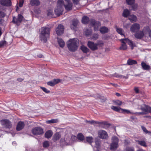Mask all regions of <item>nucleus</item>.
<instances>
[{"instance_id": "obj_28", "label": "nucleus", "mask_w": 151, "mask_h": 151, "mask_svg": "<svg viewBox=\"0 0 151 151\" xmlns=\"http://www.w3.org/2000/svg\"><path fill=\"white\" fill-rule=\"evenodd\" d=\"M52 134L53 132L51 130L47 131L45 134V137L47 138H49L52 137Z\"/></svg>"}, {"instance_id": "obj_40", "label": "nucleus", "mask_w": 151, "mask_h": 151, "mask_svg": "<svg viewBox=\"0 0 151 151\" xmlns=\"http://www.w3.org/2000/svg\"><path fill=\"white\" fill-rule=\"evenodd\" d=\"M116 31L119 34H120L121 35H124L123 33L124 31L122 29L119 28H116Z\"/></svg>"}, {"instance_id": "obj_57", "label": "nucleus", "mask_w": 151, "mask_h": 151, "mask_svg": "<svg viewBox=\"0 0 151 151\" xmlns=\"http://www.w3.org/2000/svg\"><path fill=\"white\" fill-rule=\"evenodd\" d=\"M74 4L77 5L79 3L80 0H72Z\"/></svg>"}, {"instance_id": "obj_16", "label": "nucleus", "mask_w": 151, "mask_h": 151, "mask_svg": "<svg viewBox=\"0 0 151 151\" xmlns=\"http://www.w3.org/2000/svg\"><path fill=\"white\" fill-rule=\"evenodd\" d=\"M60 79H54L47 83V84L51 86H54L55 85L60 82Z\"/></svg>"}, {"instance_id": "obj_17", "label": "nucleus", "mask_w": 151, "mask_h": 151, "mask_svg": "<svg viewBox=\"0 0 151 151\" xmlns=\"http://www.w3.org/2000/svg\"><path fill=\"white\" fill-rule=\"evenodd\" d=\"M100 142L99 139H96L95 141V146L93 148L94 150H96L97 151H99L100 147Z\"/></svg>"}, {"instance_id": "obj_53", "label": "nucleus", "mask_w": 151, "mask_h": 151, "mask_svg": "<svg viewBox=\"0 0 151 151\" xmlns=\"http://www.w3.org/2000/svg\"><path fill=\"white\" fill-rule=\"evenodd\" d=\"M115 103L116 105L120 106L122 104V102L119 100H116L115 101Z\"/></svg>"}, {"instance_id": "obj_59", "label": "nucleus", "mask_w": 151, "mask_h": 151, "mask_svg": "<svg viewBox=\"0 0 151 151\" xmlns=\"http://www.w3.org/2000/svg\"><path fill=\"white\" fill-rule=\"evenodd\" d=\"M134 90L136 93H139V89L138 87H135Z\"/></svg>"}, {"instance_id": "obj_3", "label": "nucleus", "mask_w": 151, "mask_h": 151, "mask_svg": "<svg viewBox=\"0 0 151 151\" xmlns=\"http://www.w3.org/2000/svg\"><path fill=\"white\" fill-rule=\"evenodd\" d=\"M120 40L122 44L119 48L120 50H124L127 49V47L126 43H127L131 47L132 49H133L134 47L135 46V45L133 43V42L128 39H121Z\"/></svg>"}, {"instance_id": "obj_43", "label": "nucleus", "mask_w": 151, "mask_h": 151, "mask_svg": "<svg viewBox=\"0 0 151 151\" xmlns=\"http://www.w3.org/2000/svg\"><path fill=\"white\" fill-rule=\"evenodd\" d=\"M122 112L123 113H125V112L127 114H135V113L133 112L130 111L128 110L124 109H122Z\"/></svg>"}, {"instance_id": "obj_52", "label": "nucleus", "mask_w": 151, "mask_h": 151, "mask_svg": "<svg viewBox=\"0 0 151 151\" xmlns=\"http://www.w3.org/2000/svg\"><path fill=\"white\" fill-rule=\"evenodd\" d=\"M40 88L44 92H45L46 93H49L50 92L49 90H47L46 88L45 87H40Z\"/></svg>"}, {"instance_id": "obj_34", "label": "nucleus", "mask_w": 151, "mask_h": 151, "mask_svg": "<svg viewBox=\"0 0 151 151\" xmlns=\"http://www.w3.org/2000/svg\"><path fill=\"white\" fill-rule=\"evenodd\" d=\"M81 49L82 52L85 53H87L89 51V50L86 47L82 45L81 47Z\"/></svg>"}, {"instance_id": "obj_42", "label": "nucleus", "mask_w": 151, "mask_h": 151, "mask_svg": "<svg viewBox=\"0 0 151 151\" xmlns=\"http://www.w3.org/2000/svg\"><path fill=\"white\" fill-rule=\"evenodd\" d=\"M86 141L89 143H91L93 141V139L91 137H88L86 138Z\"/></svg>"}, {"instance_id": "obj_32", "label": "nucleus", "mask_w": 151, "mask_h": 151, "mask_svg": "<svg viewBox=\"0 0 151 151\" xmlns=\"http://www.w3.org/2000/svg\"><path fill=\"white\" fill-rule=\"evenodd\" d=\"M130 11L127 9L124 10L122 13V16L124 17H127L130 14Z\"/></svg>"}, {"instance_id": "obj_29", "label": "nucleus", "mask_w": 151, "mask_h": 151, "mask_svg": "<svg viewBox=\"0 0 151 151\" xmlns=\"http://www.w3.org/2000/svg\"><path fill=\"white\" fill-rule=\"evenodd\" d=\"M137 64V61L135 60H133L132 59H129L127 62V64L129 65H132Z\"/></svg>"}, {"instance_id": "obj_58", "label": "nucleus", "mask_w": 151, "mask_h": 151, "mask_svg": "<svg viewBox=\"0 0 151 151\" xmlns=\"http://www.w3.org/2000/svg\"><path fill=\"white\" fill-rule=\"evenodd\" d=\"M24 1V0H22V1H20L19 4V6L20 7H22V6Z\"/></svg>"}, {"instance_id": "obj_30", "label": "nucleus", "mask_w": 151, "mask_h": 151, "mask_svg": "<svg viewBox=\"0 0 151 151\" xmlns=\"http://www.w3.org/2000/svg\"><path fill=\"white\" fill-rule=\"evenodd\" d=\"M89 21V18L87 17L84 16L82 17V22L83 24H86L88 23Z\"/></svg>"}, {"instance_id": "obj_45", "label": "nucleus", "mask_w": 151, "mask_h": 151, "mask_svg": "<svg viewBox=\"0 0 151 151\" xmlns=\"http://www.w3.org/2000/svg\"><path fill=\"white\" fill-rule=\"evenodd\" d=\"M127 4L129 5L134 4L135 2V0H126Z\"/></svg>"}, {"instance_id": "obj_10", "label": "nucleus", "mask_w": 151, "mask_h": 151, "mask_svg": "<svg viewBox=\"0 0 151 151\" xmlns=\"http://www.w3.org/2000/svg\"><path fill=\"white\" fill-rule=\"evenodd\" d=\"M90 25L94 26V30L96 31L98 29V27L101 25L100 23L98 21H96L94 19H92L90 21Z\"/></svg>"}, {"instance_id": "obj_8", "label": "nucleus", "mask_w": 151, "mask_h": 151, "mask_svg": "<svg viewBox=\"0 0 151 151\" xmlns=\"http://www.w3.org/2000/svg\"><path fill=\"white\" fill-rule=\"evenodd\" d=\"M98 135L99 137L102 139H106L108 137L107 132L103 130H100L99 131Z\"/></svg>"}, {"instance_id": "obj_24", "label": "nucleus", "mask_w": 151, "mask_h": 151, "mask_svg": "<svg viewBox=\"0 0 151 151\" xmlns=\"http://www.w3.org/2000/svg\"><path fill=\"white\" fill-rule=\"evenodd\" d=\"M65 9L67 11H70L72 10L73 7V4L71 3H68V4L65 5L64 4Z\"/></svg>"}, {"instance_id": "obj_47", "label": "nucleus", "mask_w": 151, "mask_h": 151, "mask_svg": "<svg viewBox=\"0 0 151 151\" xmlns=\"http://www.w3.org/2000/svg\"><path fill=\"white\" fill-rule=\"evenodd\" d=\"M141 128H142V130H143V132L145 134H147V133H151V132H149V131H148L147 130L146 128L145 127H144L143 126H141Z\"/></svg>"}, {"instance_id": "obj_48", "label": "nucleus", "mask_w": 151, "mask_h": 151, "mask_svg": "<svg viewBox=\"0 0 151 151\" xmlns=\"http://www.w3.org/2000/svg\"><path fill=\"white\" fill-rule=\"evenodd\" d=\"M124 151H134V149L132 147H127L124 150Z\"/></svg>"}, {"instance_id": "obj_44", "label": "nucleus", "mask_w": 151, "mask_h": 151, "mask_svg": "<svg viewBox=\"0 0 151 151\" xmlns=\"http://www.w3.org/2000/svg\"><path fill=\"white\" fill-rule=\"evenodd\" d=\"M54 14L53 10H49L47 11V15L50 17H52L53 15Z\"/></svg>"}, {"instance_id": "obj_56", "label": "nucleus", "mask_w": 151, "mask_h": 151, "mask_svg": "<svg viewBox=\"0 0 151 151\" xmlns=\"http://www.w3.org/2000/svg\"><path fill=\"white\" fill-rule=\"evenodd\" d=\"M5 16L4 13L1 11H0V17H4Z\"/></svg>"}, {"instance_id": "obj_18", "label": "nucleus", "mask_w": 151, "mask_h": 151, "mask_svg": "<svg viewBox=\"0 0 151 151\" xmlns=\"http://www.w3.org/2000/svg\"><path fill=\"white\" fill-rule=\"evenodd\" d=\"M24 127V124L22 122H19L17 124L16 129L17 131H20L23 129Z\"/></svg>"}, {"instance_id": "obj_12", "label": "nucleus", "mask_w": 151, "mask_h": 151, "mask_svg": "<svg viewBox=\"0 0 151 151\" xmlns=\"http://www.w3.org/2000/svg\"><path fill=\"white\" fill-rule=\"evenodd\" d=\"M140 26L139 24L135 23L133 24L131 27L130 30L133 32H136L139 29Z\"/></svg>"}, {"instance_id": "obj_63", "label": "nucleus", "mask_w": 151, "mask_h": 151, "mask_svg": "<svg viewBox=\"0 0 151 151\" xmlns=\"http://www.w3.org/2000/svg\"><path fill=\"white\" fill-rule=\"evenodd\" d=\"M23 79L21 78H19L17 79V80L21 82L22 81Z\"/></svg>"}, {"instance_id": "obj_33", "label": "nucleus", "mask_w": 151, "mask_h": 151, "mask_svg": "<svg viewBox=\"0 0 151 151\" xmlns=\"http://www.w3.org/2000/svg\"><path fill=\"white\" fill-rule=\"evenodd\" d=\"M129 19L132 22H135L137 21V18L136 16L134 15H131L129 16Z\"/></svg>"}, {"instance_id": "obj_54", "label": "nucleus", "mask_w": 151, "mask_h": 151, "mask_svg": "<svg viewBox=\"0 0 151 151\" xmlns=\"http://www.w3.org/2000/svg\"><path fill=\"white\" fill-rule=\"evenodd\" d=\"M137 7H138L137 4H135L133 5L132 6V8L133 10L135 11L137 9Z\"/></svg>"}, {"instance_id": "obj_19", "label": "nucleus", "mask_w": 151, "mask_h": 151, "mask_svg": "<svg viewBox=\"0 0 151 151\" xmlns=\"http://www.w3.org/2000/svg\"><path fill=\"white\" fill-rule=\"evenodd\" d=\"M144 33L143 30L142 31H140L136 33L135 35V36L137 39H141L144 36Z\"/></svg>"}, {"instance_id": "obj_55", "label": "nucleus", "mask_w": 151, "mask_h": 151, "mask_svg": "<svg viewBox=\"0 0 151 151\" xmlns=\"http://www.w3.org/2000/svg\"><path fill=\"white\" fill-rule=\"evenodd\" d=\"M97 44L98 45V46L99 45L100 46H101L102 45H103V43L101 41L98 40Z\"/></svg>"}, {"instance_id": "obj_41", "label": "nucleus", "mask_w": 151, "mask_h": 151, "mask_svg": "<svg viewBox=\"0 0 151 151\" xmlns=\"http://www.w3.org/2000/svg\"><path fill=\"white\" fill-rule=\"evenodd\" d=\"M138 143L139 144L143 147H146L147 146L146 142L144 141H138Z\"/></svg>"}, {"instance_id": "obj_36", "label": "nucleus", "mask_w": 151, "mask_h": 151, "mask_svg": "<svg viewBox=\"0 0 151 151\" xmlns=\"http://www.w3.org/2000/svg\"><path fill=\"white\" fill-rule=\"evenodd\" d=\"M111 108L112 109L116 111L122 112V109L121 108H118L114 106H112L111 107Z\"/></svg>"}, {"instance_id": "obj_22", "label": "nucleus", "mask_w": 151, "mask_h": 151, "mask_svg": "<svg viewBox=\"0 0 151 151\" xmlns=\"http://www.w3.org/2000/svg\"><path fill=\"white\" fill-rule=\"evenodd\" d=\"M31 5L33 6H37L40 4V1L39 0H30Z\"/></svg>"}, {"instance_id": "obj_27", "label": "nucleus", "mask_w": 151, "mask_h": 151, "mask_svg": "<svg viewBox=\"0 0 151 151\" xmlns=\"http://www.w3.org/2000/svg\"><path fill=\"white\" fill-rule=\"evenodd\" d=\"M78 139L77 137L75 136H72L70 138V140L68 142V145H70L73 144L75 142L77 141Z\"/></svg>"}, {"instance_id": "obj_20", "label": "nucleus", "mask_w": 151, "mask_h": 151, "mask_svg": "<svg viewBox=\"0 0 151 151\" xmlns=\"http://www.w3.org/2000/svg\"><path fill=\"white\" fill-rule=\"evenodd\" d=\"M61 137V134L60 132H57L55 133L52 138L53 140L55 142L57 140H59Z\"/></svg>"}, {"instance_id": "obj_7", "label": "nucleus", "mask_w": 151, "mask_h": 151, "mask_svg": "<svg viewBox=\"0 0 151 151\" xmlns=\"http://www.w3.org/2000/svg\"><path fill=\"white\" fill-rule=\"evenodd\" d=\"M1 124L5 128H10L12 127V124L7 119H4L0 121Z\"/></svg>"}, {"instance_id": "obj_49", "label": "nucleus", "mask_w": 151, "mask_h": 151, "mask_svg": "<svg viewBox=\"0 0 151 151\" xmlns=\"http://www.w3.org/2000/svg\"><path fill=\"white\" fill-rule=\"evenodd\" d=\"M88 122L91 124H100V123L99 122L95 121L94 120H91V121H88Z\"/></svg>"}, {"instance_id": "obj_1", "label": "nucleus", "mask_w": 151, "mask_h": 151, "mask_svg": "<svg viewBox=\"0 0 151 151\" xmlns=\"http://www.w3.org/2000/svg\"><path fill=\"white\" fill-rule=\"evenodd\" d=\"M67 45L69 50L72 52L76 51L79 45V41L76 38L70 39L67 42Z\"/></svg>"}, {"instance_id": "obj_2", "label": "nucleus", "mask_w": 151, "mask_h": 151, "mask_svg": "<svg viewBox=\"0 0 151 151\" xmlns=\"http://www.w3.org/2000/svg\"><path fill=\"white\" fill-rule=\"evenodd\" d=\"M50 29L49 27H43L41 28L40 38L41 40L46 42L47 39L49 38Z\"/></svg>"}, {"instance_id": "obj_26", "label": "nucleus", "mask_w": 151, "mask_h": 151, "mask_svg": "<svg viewBox=\"0 0 151 151\" xmlns=\"http://www.w3.org/2000/svg\"><path fill=\"white\" fill-rule=\"evenodd\" d=\"M109 29L107 27L104 26L101 28L100 29V32L102 34H105L108 32Z\"/></svg>"}, {"instance_id": "obj_13", "label": "nucleus", "mask_w": 151, "mask_h": 151, "mask_svg": "<svg viewBox=\"0 0 151 151\" xmlns=\"http://www.w3.org/2000/svg\"><path fill=\"white\" fill-rule=\"evenodd\" d=\"M23 16L20 14H19L17 19L15 17H13L12 22L15 24H17L20 23L22 20L23 18Z\"/></svg>"}, {"instance_id": "obj_46", "label": "nucleus", "mask_w": 151, "mask_h": 151, "mask_svg": "<svg viewBox=\"0 0 151 151\" xmlns=\"http://www.w3.org/2000/svg\"><path fill=\"white\" fill-rule=\"evenodd\" d=\"M49 145V142L47 141H44L43 143V146L44 148L48 147Z\"/></svg>"}, {"instance_id": "obj_39", "label": "nucleus", "mask_w": 151, "mask_h": 151, "mask_svg": "<svg viewBox=\"0 0 151 151\" xmlns=\"http://www.w3.org/2000/svg\"><path fill=\"white\" fill-rule=\"evenodd\" d=\"M77 138L78 140L82 141L84 139V137L81 133H79L77 135Z\"/></svg>"}, {"instance_id": "obj_51", "label": "nucleus", "mask_w": 151, "mask_h": 151, "mask_svg": "<svg viewBox=\"0 0 151 151\" xmlns=\"http://www.w3.org/2000/svg\"><path fill=\"white\" fill-rule=\"evenodd\" d=\"M6 44V42L5 41H2L0 42V47L4 46Z\"/></svg>"}, {"instance_id": "obj_23", "label": "nucleus", "mask_w": 151, "mask_h": 151, "mask_svg": "<svg viewBox=\"0 0 151 151\" xmlns=\"http://www.w3.org/2000/svg\"><path fill=\"white\" fill-rule=\"evenodd\" d=\"M141 109L145 112H151V108L148 106L145 105V107H142Z\"/></svg>"}, {"instance_id": "obj_50", "label": "nucleus", "mask_w": 151, "mask_h": 151, "mask_svg": "<svg viewBox=\"0 0 151 151\" xmlns=\"http://www.w3.org/2000/svg\"><path fill=\"white\" fill-rule=\"evenodd\" d=\"M99 37V35L96 34H94L92 37V39L93 40H96Z\"/></svg>"}, {"instance_id": "obj_25", "label": "nucleus", "mask_w": 151, "mask_h": 151, "mask_svg": "<svg viewBox=\"0 0 151 151\" xmlns=\"http://www.w3.org/2000/svg\"><path fill=\"white\" fill-rule=\"evenodd\" d=\"M141 65L143 69L144 70H149L150 68V66L146 64L144 62H142L141 63Z\"/></svg>"}, {"instance_id": "obj_61", "label": "nucleus", "mask_w": 151, "mask_h": 151, "mask_svg": "<svg viewBox=\"0 0 151 151\" xmlns=\"http://www.w3.org/2000/svg\"><path fill=\"white\" fill-rule=\"evenodd\" d=\"M135 114H144V113L143 112H139L136 113H135Z\"/></svg>"}, {"instance_id": "obj_31", "label": "nucleus", "mask_w": 151, "mask_h": 151, "mask_svg": "<svg viewBox=\"0 0 151 151\" xmlns=\"http://www.w3.org/2000/svg\"><path fill=\"white\" fill-rule=\"evenodd\" d=\"M58 42L60 46L61 47H63L65 45V43L61 39L58 38Z\"/></svg>"}, {"instance_id": "obj_14", "label": "nucleus", "mask_w": 151, "mask_h": 151, "mask_svg": "<svg viewBox=\"0 0 151 151\" xmlns=\"http://www.w3.org/2000/svg\"><path fill=\"white\" fill-rule=\"evenodd\" d=\"M0 4L3 6H9L12 4L10 0H1Z\"/></svg>"}, {"instance_id": "obj_9", "label": "nucleus", "mask_w": 151, "mask_h": 151, "mask_svg": "<svg viewBox=\"0 0 151 151\" xmlns=\"http://www.w3.org/2000/svg\"><path fill=\"white\" fill-rule=\"evenodd\" d=\"M87 45L88 47L93 51L96 50L98 49V45L93 42L88 41Z\"/></svg>"}, {"instance_id": "obj_64", "label": "nucleus", "mask_w": 151, "mask_h": 151, "mask_svg": "<svg viewBox=\"0 0 151 151\" xmlns=\"http://www.w3.org/2000/svg\"><path fill=\"white\" fill-rule=\"evenodd\" d=\"M12 144L14 146H16L17 145L16 143L15 142H12Z\"/></svg>"}, {"instance_id": "obj_60", "label": "nucleus", "mask_w": 151, "mask_h": 151, "mask_svg": "<svg viewBox=\"0 0 151 151\" xmlns=\"http://www.w3.org/2000/svg\"><path fill=\"white\" fill-rule=\"evenodd\" d=\"M110 85H111L113 86H114V87H116L118 85L116 84L115 83H110Z\"/></svg>"}, {"instance_id": "obj_6", "label": "nucleus", "mask_w": 151, "mask_h": 151, "mask_svg": "<svg viewBox=\"0 0 151 151\" xmlns=\"http://www.w3.org/2000/svg\"><path fill=\"white\" fill-rule=\"evenodd\" d=\"M32 132L35 135H40L44 132L43 129L40 127H36L33 129Z\"/></svg>"}, {"instance_id": "obj_35", "label": "nucleus", "mask_w": 151, "mask_h": 151, "mask_svg": "<svg viewBox=\"0 0 151 151\" xmlns=\"http://www.w3.org/2000/svg\"><path fill=\"white\" fill-rule=\"evenodd\" d=\"M58 122V120L57 119H52L50 120L47 121L46 122L47 123L50 124L51 123H56Z\"/></svg>"}, {"instance_id": "obj_5", "label": "nucleus", "mask_w": 151, "mask_h": 151, "mask_svg": "<svg viewBox=\"0 0 151 151\" xmlns=\"http://www.w3.org/2000/svg\"><path fill=\"white\" fill-rule=\"evenodd\" d=\"M119 139L116 136H114L111 138V143L110 145V149L111 150H114L118 147Z\"/></svg>"}, {"instance_id": "obj_62", "label": "nucleus", "mask_w": 151, "mask_h": 151, "mask_svg": "<svg viewBox=\"0 0 151 151\" xmlns=\"http://www.w3.org/2000/svg\"><path fill=\"white\" fill-rule=\"evenodd\" d=\"M43 55L41 54H40L37 55V57L39 58H42L43 57Z\"/></svg>"}, {"instance_id": "obj_11", "label": "nucleus", "mask_w": 151, "mask_h": 151, "mask_svg": "<svg viewBox=\"0 0 151 151\" xmlns=\"http://www.w3.org/2000/svg\"><path fill=\"white\" fill-rule=\"evenodd\" d=\"M56 33L58 35H60L63 34L64 31V27L61 24H59L56 29Z\"/></svg>"}, {"instance_id": "obj_21", "label": "nucleus", "mask_w": 151, "mask_h": 151, "mask_svg": "<svg viewBox=\"0 0 151 151\" xmlns=\"http://www.w3.org/2000/svg\"><path fill=\"white\" fill-rule=\"evenodd\" d=\"M143 31L145 33V36H146V34L148 33L149 37L151 38V31L148 26L144 27L143 29Z\"/></svg>"}, {"instance_id": "obj_37", "label": "nucleus", "mask_w": 151, "mask_h": 151, "mask_svg": "<svg viewBox=\"0 0 151 151\" xmlns=\"http://www.w3.org/2000/svg\"><path fill=\"white\" fill-rule=\"evenodd\" d=\"M114 77L118 78H128V76H124L122 75H120L117 73H115L114 74Z\"/></svg>"}, {"instance_id": "obj_15", "label": "nucleus", "mask_w": 151, "mask_h": 151, "mask_svg": "<svg viewBox=\"0 0 151 151\" xmlns=\"http://www.w3.org/2000/svg\"><path fill=\"white\" fill-rule=\"evenodd\" d=\"M78 23V20L75 19L73 20L70 26L71 29L72 30H76Z\"/></svg>"}, {"instance_id": "obj_4", "label": "nucleus", "mask_w": 151, "mask_h": 151, "mask_svg": "<svg viewBox=\"0 0 151 151\" xmlns=\"http://www.w3.org/2000/svg\"><path fill=\"white\" fill-rule=\"evenodd\" d=\"M64 1L63 0H58L57 2V7L55 10V14L59 16L62 14L63 11Z\"/></svg>"}, {"instance_id": "obj_38", "label": "nucleus", "mask_w": 151, "mask_h": 151, "mask_svg": "<svg viewBox=\"0 0 151 151\" xmlns=\"http://www.w3.org/2000/svg\"><path fill=\"white\" fill-rule=\"evenodd\" d=\"M92 33V30L91 29H87L84 32L85 34L87 36H88Z\"/></svg>"}]
</instances>
